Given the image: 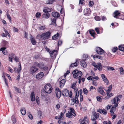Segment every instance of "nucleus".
I'll list each match as a JSON object with an SVG mask.
<instances>
[{
	"mask_svg": "<svg viewBox=\"0 0 124 124\" xmlns=\"http://www.w3.org/2000/svg\"><path fill=\"white\" fill-rule=\"evenodd\" d=\"M50 54L51 56L52 57H56L57 53V51L56 50H54L50 52Z\"/></svg>",
	"mask_w": 124,
	"mask_h": 124,
	"instance_id": "aec40b11",
	"label": "nucleus"
},
{
	"mask_svg": "<svg viewBox=\"0 0 124 124\" xmlns=\"http://www.w3.org/2000/svg\"><path fill=\"white\" fill-rule=\"evenodd\" d=\"M76 83H72L71 87L73 89L75 92L76 94L75 97H73L71 100L74 103L73 104L75 103L76 104H78L79 103V101L78 97L79 95V92L78 91V88L76 87Z\"/></svg>",
	"mask_w": 124,
	"mask_h": 124,
	"instance_id": "f257e3e1",
	"label": "nucleus"
},
{
	"mask_svg": "<svg viewBox=\"0 0 124 124\" xmlns=\"http://www.w3.org/2000/svg\"><path fill=\"white\" fill-rule=\"evenodd\" d=\"M107 70H115L113 67L110 66L107 67Z\"/></svg>",
	"mask_w": 124,
	"mask_h": 124,
	"instance_id": "09e8293b",
	"label": "nucleus"
},
{
	"mask_svg": "<svg viewBox=\"0 0 124 124\" xmlns=\"http://www.w3.org/2000/svg\"><path fill=\"white\" fill-rule=\"evenodd\" d=\"M83 90L84 94L87 95L88 92V91L87 89L86 88H84L83 89Z\"/></svg>",
	"mask_w": 124,
	"mask_h": 124,
	"instance_id": "49530a36",
	"label": "nucleus"
},
{
	"mask_svg": "<svg viewBox=\"0 0 124 124\" xmlns=\"http://www.w3.org/2000/svg\"><path fill=\"white\" fill-rule=\"evenodd\" d=\"M122 95H119L116 96L115 97L116 98V100H117V104L116 105V106L117 107L119 103V102L121 99L122 98Z\"/></svg>",
	"mask_w": 124,
	"mask_h": 124,
	"instance_id": "a211bd4d",
	"label": "nucleus"
},
{
	"mask_svg": "<svg viewBox=\"0 0 124 124\" xmlns=\"http://www.w3.org/2000/svg\"><path fill=\"white\" fill-rule=\"evenodd\" d=\"M49 14L48 13H46V14H44L42 15V17L43 18L47 19L49 18Z\"/></svg>",
	"mask_w": 124,
	"mask_h": 124,
	"instance_id": "bb28decb",
	"label": "nucleus"
},
{
	"mask_svg": "<svg viewBox=\"0 0 124 124\" xmlns=\"http://www.w3.org/2000/svg\"><path fill=\"white\" fill-rule=\"evenodd\" d=\"M112 85H111L108 87V89L107 90L106 92H110L111 91L112 88Z\"/></svg>",
	"mask_w": 124,
	"mask_h": 124,
	"instance_id": "c03bdc74",
	"label": "nucleus"
},
{
	"mask_svg": "<svg viewBox=\"0 0 124 124\" xmlns=\"http://www.w3.org/2000/svg\"><path fill=\"white\" fill-rule=\"evenodd\" d=\"M21 112L22 114L23 115H24L26 114V111L24 108H22L21 110Z\"/></svg>",
	"mask_w": 124,
	"mask_h": 124,
	"instance_id": "4c0bfd02",
	"label": "nucleus"
},
{
	"mask_svg": "<svg viewBox=\"0 0 124 124\" xmlns=\"http://www.w3.org/2000/svg\"><path fill=\"white\" fill-rule=\"evenodd\" d=\"M101 77L103 79V80L106 83L107 85H108L109 84V82L108 79L105 76L104 74H102Z\"/></svg>",
	"mask_w": 124,
	"mask_h": 124,
	"instance_id": "dca6fc26",
	"label": "nucleus"
},
{
	"mask_svg": "<svg viewBox=\"0 0 124 124\" xmlns=\"http://www.w3.org/2000/svg\"><path fill=\"white\" fill-rule=\"evenodd\" d=\"M79 62L77 60H76V62L74 63H72L70 66V68H72L77 67L79 64Z\"/></svg>",
	"mask_w": 124,
	"mask_h": 124,
	"instance_id": "f3484780",
	"label": "nucleus"
},
{
	"mask_svg": "<svg viewBox=\"0 0 124 124\" xmlns=\"http://www.w3.org/2000/svg\"><path fill=\"white\" fill-rule=\"evenodd\" d=\"M13 29L14 31L17 32H18L19 30L17 28H15V27H13Z\"/></svg>",
	"mask_w": 124,
	"mask_h": 124,
	"instance_id": "e2e57ef3",
	"label": "nucleus"
},
{
	"mask_svg": "<svg viewBox=\"0 0 124 124\" xmlns=\"http://www.w3.org/2000/svg\"><path fill=\"white\" fill-rule=\"evenodd\" d=\"M94 19L96 21H101V17L98 16H95L94 17Z\"/></svg>",
	"mask_w": 124,
	"mask_h": 124,
	"instance_id": "e433bc0d",
	"label": "nucleus"
},
{
	"mask_svg": "<svg viewBox=\"0 0 124 124\" xmlns=\"http://www.w3.org/2000/svg\"><path fill=\"white\" fill-rule=\"evenodd\" d=\"M65 110L64 112V113H62V112H61L60 113V116H59L60 117V118H61V119L62 118V117L63 116V115L64 113H65Z\"/></svg>",
	"mask_w": 124,
	"mask_h": 124,
	"instance_id": "4d7b16f0",
	"label": "nucleus"
},
{
	"mask_svg": "<svg viewBox=\"0 0 124 124\" xmlns=\"http://www.w3.org/2000/svg\"><path fill=\"white\" fill-rule=\"evenodd\" d=\"M96 98L97 101L100 102H102V99H103L104 98H103L102 97V98H101L99 96H97L96 97Z\"/></svg>",
	"mask_w": 124,
	"mask_h": 124,
	"instance_id": "37998d69",
	"label": "nucleus"
},
{
	"mask_svg": "<svg viewBox=\"0 0 124 124\" xmlns=\"http://www.w3.org/2000/svg\"><path fill=\"white\" fill-rule=\"evenodd\" d=\"M15 54L13 53H11L9 54L8 55V60L10 62H13V61L12 60L13 59V58L15 57Z\"/></svg>",
	"mask_w": 124,
	"mask_h": 124,
	"instance_id": "6ab92c4d",
	"label": "nucleus"
},
{
	"mask_svg": "<svg viewBox=\"0 0 124 124\" xmlns=\"http://www.w3.org/2000/svg\"><path fill=\"white\" fill-rule=\"evenodd\" d=\"M118 50V48L117 47H114L112 49L113 52H115Z\"/></svg>",
	"mask_w": 124,
	"mask_h": 124,
	"instance_id": "5fc2aeb1",
	"label": "nucleus"
},
{
	"mask_svg": "<svg viewBox=\"0 0 124 124\" xmlns=\"http://www.w3.org/2000/svg\"><path fill=\"white\" fill-rule=\"evenodd\" d=\"M89 32L90 34L91 35V36L93 37L94 38H95V35L96 34L94 32V30L89 31Z\"/></svg>",
	"mask_w": 124,
	"mask_h": 124,
	"instance_id": "f704fd0d",
	"label": "nucleus"
},
{
	"mask_svg": "<svg viewBox=\"0 0 124 124\" xmlns=\"http://www.w3.org/2000/svg\"><path fill=\"white\" fill-rule=\"evenodd\" d=\"M120 74L121 75H122L124 74V70L123 68L122 67H120L119 68Z\"/></svg>",
	"mask_w": 124,
	"mask_h": 124,
	"instance_id": "ea45409f",
	"label": "nucleus"
},
{
	"mask_svg": "<svg viewBox=\"0 0 124 124\" xmlns=\"http://www.w3.org/2000/svg\"><path fill=\"white\" fill-rule=\"evenodd\" d=\"M46 29V27L45 26H41L39 28V29L40 30H44Z\"/></svg>",
	"mask_w": 124,
	"mask_h": 124,
	"instance_id": "338daca9",
	"label": "nucleus"
},
{
	"mask_svg": "<svg viewBox=\"0 0 124 124\" xmlns=\"http://www.w3.org/2000/svg\"><path fill=\"white\" fill-rule=\"evenodd\" d=\"M62 95L64 96H69L70 98H72V93L71 91H69V90L67 89H64L62 90Z\"/></svg>",
	"mask_w": 124,
	"mask_h": 124,
	"instance_id": "20e7f679",
	"label": "nucleus"
},
{
	"mask_svg": "<svg viewBox=\"0 0 124 124\" xmlns=\"http://www.w3.org/2000/svg\"><path fill=\"white\" fill-rule=\"evenodd\" d=\"M13 124H15L16 122V119L14 115H12L11 118Z\"/></svg>",
	"mask_w": 124,
	"mask_h": 124,
	"instance_id": "2f4dec72",
	"label": "nucleus"
},
{
	"mask_svg": "<svg viewBox=\"0 0 124 124\" xmlns=\"http://www.w3.org/2000/svg\"><path fill=\"white\" fill-rule=\"evenodd\" d=\"M118 49L121 51H124V45H120L119 46Z\"/></svg>",
	"mask_w": 124,
	"mask_h": 124,
	"instance_id": "c9c22d12",
	"label": "nucleus"
},
{
	"mask_svg": "<svg viewBox=\"0 0 124 124\" xmlns=\"http://www.w3.org/2000/svg\"><path fill=\"white\" fill-rule=\"evenodd\" d=\"M96 68L99 71L101 70L102 69V66L101 63H98L97 65Z\"/></svg>",
	"mask_w": 124,
	"mask_h": 124,
	"instance_id": "7c9ffc66",
	"label": "nucleus"
},
{
	"mask_svg": "<svg viewBox=\"0 0 124 124\" xmlns=\"http://www.w3.org/2000/svg\"><path fill=\"white\" fill-rule=\"evenodd\" d=\"M4 31L5 32V33L7 34L8 35V36L9 37V36H10V34H9L8 31L5 28H4Z\"/></svg>",
	"mask_w": 124,
	"mask_h": 124,
	"instance_id": "864d4df0",
	"label": "nucleus"
},
{
	"mask_svg": "<svg viewBox=\"0 0 124 124\" xmlns=\"http://www.w3.org/2000/svg\"><path fill=\"white\" fill-rule=\"evenodd\" d=\"M94 4V2L92 1H90L89 2V7H92Z\"/></svg>",
	"mask_w": 124,
	"mask_h": 124,
	"instance_id": "8fccbe9b",
	"label": "nucleus"
},
{
	"mask_svg": "<svg viewBox=\"0 0 124 124\" xmlns=\"http://www.w3.org/2000/svg\"><path fill=\"white\" fill-rule=\"evenodd\" d=\"M95 51L96 53L99 54H103L105 53V51L100 47H97L95 48Z\"/></svg>",
	"mask_w": 124,
	"mask_h": 124,
	"instance_id": "0eeeda50",
	"label": "nucleus"
},
{
	"mask_svg": "<svg viewBox=\"0 0 124 124\" xmlns=\"http://www.w3.org/2000/svg\"><path fill=\"white\" fill-rule=\"evenodd\" d=\"M93 116H92L91 120L93 121H96V119L99 118V113H96V112H94L93 113Z\"/></svg>",
	"mask_w": 124,
	"mask_h": 124,
	"instance_id": "1a4fd4ad",
	"label": "nucleus"
},
{
	"mask_svg": "<svg viewBox=\"0 0 124 124\" xmlns=\"http://www.w3.org/2000/svg\"><path fill=\"white\" fill-rule=\"evenodd\" d=\"M44 64L42 63V62L41 63H40L38 67H39V68L42 69H43V67H44Z\"/></svg>",
	"mask_w": 124,
	"mask_h": 124,
	"instance_id": "a18cd8bd",
	"label": "nucleus"
},
{
	"mask_svg": "<svg viewBox=\"0 0 124 124\" xmlns=\"http://www.w3.org/2000/svg\"><path fill=\"white\" fill-rule=\"evenodd\" d=\"M73 77L76 79H78V83L80 84L81 81V77L83 73L81 71L78 70H75L72 72Z\"/></svg>",
	"mask_w": 124,
	"mask_h": 124,
	"instance_id": "7ed1b4c3",
	"label": "nucleus"
},
{
	"mask_svg": "<svg viewBox=\"0 0 124 124\" xmlns=\"http://www.w3.org/2000/svg\"><path fill=\"white\" fill-rule=\"evenodd\" d=\"M2 53L4 55H7L8 54V52L6 50L3 51H2Z\"/></svg>",
	"mask_w": 124,
	"mask_h": 124,
	"instance_id": "69168bd1",
	"label": "nucleus"
},
{
	"mask_svg": "<svg viewBox=\"0 0 124 124\" xmlns=\"http://www.w3.org/2000/svg\"><path fill=\"white\" fill-rule=\"evenodd\" d=\"M121 14L120 11L119 10H115L113 14V16L116 18H118Z\"/></svg>",
	"mask_w": 124,
	"mask_h": 124,
	"instance_id": "4468645a",
	"label": "nucleus"
},
{
	"mask_svg": "<svg viewBox=\"0 0 124 124\" xmlns=\"http://www.w3.org/2000/svg\"><path fill=\"white\" fill-rule=\"evenodd\" d=\"M66 82V80L63 79L60 82V87L61 88L64 85Z\"/></svg>",
	"mask_w": 124,
	"mask_h": 124,
	"instance_id": "412c9836",
	"label": "nucleus"
},
{
	"mask_svg": "<svg viewBox=\"0 0 124 124\" xmlns=\"http://www.w3.org/2000/svg\"><path fill=\"white\" fill-rule=\"evenodd\" d=\"M7 18L9 19V22L10 23L11 22V18L10 16L8 14L7 16Z\"/></svg>",
	"mask_w": 124,
	"mask_h": 124,
	"instance_id": "bf43d9fd",
	"label": "nucleus"
},
{
	"mask_svg": "<svg viewBox=\"0 0 124 124\" xmlns=\"http://www.w3.org/2000/svg\"><path fill=\"white\" fill-rule=\"evenodd\" d=\"M38 70V68L34 65H32L31 66L30 69V73L32 75H33L34 73L36 72Z\"/></svg>",
	"mask_w": 124,
	"mask_h": 124,
	"instance_id": "423d86ee",
	"label": "nucleus"
},
{
	"mask_svg": "<svg viewBox=\"0 0 124 124\" xmlns=\"http://www.w3.org/2000/svg\"><path fill=\"white\" fill-rule=\"evenodd\" d=\"M30 40L31 43L33 45H35L37 43V42L36 40H35L34 38L33 37H32L30 38Z\"/></svg>",
	"mask_w": 124,
	"mask_h": 124,
	"instance_id": "393cba45",
	"label": "nucleus"
},
{
	"mask_svg": "<svg viewBox=\"0 0 124 124\" xmlns=\"http://www.w3.org/2000/svg\"><path fill=\"white\" fill-rule=\"evenodd\" d=\"M56 19H57L55 18H54L52 19V23H51V24L56 26Z\"/></svg>",
	"mask_w": 124,
	"mask_h": 124,
	"instance_id": "72a5a7b5",
	"label": "nucleus"
},
{
	"mask_svg": "<svg viewBox=\"0 0 124 124\" xmlns=\"http://www.w3.org/2000/svg\"><path fill=\"white\" fill-rule=\"evenodd\" d=\"M116 98L115 97L114 98L111 100V102L112 103L115 104L114 105H115V107H116V106L117 103V100H116Z\"/></svg>",
	"mask_w": 124,
	"mask_h": 124,
	"instance_id": "473e14b6",
	"label": "nucleus"
},
{
	"mask_svg": "<svg viewBox=\"0 0 124 124\" xmlns=\"http://www.w3.org/2000/svg\"><path fill=\"white\" fill-rule=\"evenodd\" d=\"M39 63H38L37 62H35L34 63V66H35L37 67H38L39 66Z\"/></svg>",
	"mask_w": 124,
	"mask_h": 124,
	"instance_id": "680f3d73",
	"label": "nucleus"
},
{
	"mask_svg": "<svg viewBox=\"0 0 124 124\" xmlns=\"http://www.w3.org/2000/svg\"><path fill=\"white\" fill-rule=\"evenodd\" d=\"M69 109L70 110V112H71V113H73L74 114L73 116H76L75 114V111L73 108H69Z\"/></svg>",
	"mask_w": 124,
	"mask_h": 124,
	"instance_id": "c85d7f7f",
	"label": "nucleus"
},
{
	"mask_svg": "<svg viewBox=\"0 0 124 124\" xmlns=\"http://www.w3.org/2000/svg\"><path fill=\"white\" fill-rule=\"evenodd\" d=\"M104 88L100 86L98 89V92L102 96H105L106 95V93L104 91Z\"/></svg>",
	"mask_w": 124,
	"mask_h": 124,
	"instance_id": "9d476101",
	"label": "nucleus"
},
{
	"mask_svg": "<svg viewBox=\"0 0 124 124\" xmlns=\"http://www.w3.org/2000/svg\"><path fill=\"white\" fill-rule=\"evenodd\" d=\"M101 20L103 21H105L107 20V18L105 16H101Z\"/></svg>",
	"mask_w": 124,
	"mask_h": 124,
	"instance_id": "052dcab7",
	"label": "nucleus"
},
{
	"mask_svg": "<svg viewBox=\"0 0 124 124\" xmlns=\"http://www.w3.org/2000/svg\"><path fill=\"white\" fill-rule=\"evenodd\" d=\"M48 93L44 89H42L41 90V97L42 99H44L47 97L48 95Z\"/></svg>",
	"mask_w": 124,
	"mask_h": 124,
	"instance_id": "6e6552de",
	"label": "nucleus"
},
{
	"mask_svg": "<svg viewBox=\"0 0 124 124\" xmlns=\"http://www.w3.org/2000/svg\"><path fill=\"white\" fill-rule=\"evenodd\" d=\"M14 58L15 61L16 62H19V58L18 57H17L15 55Z\"/></svg>",
	"mask_w": 124,
	"mask_h": 124,
	"instance_id": "de8ad7c7",
	"label": "nucleus"
},
{
	"mask_svg": "<svg viewBox=\"0 0 124 124\" xmlns=\"http://www.w3.org/2000/svg\"><path fill=\"white\" fill-rule=\"evenodd\" d=\"M115 107V105H114V106L112 107L110 110V112H113L115 111L116 109Z\"/></svg>",
	"mask_w": 124,
	"mask_h": 124,
	"instance_id": "3c124183",
	"label": "nucleus"
},
{
	"mask_svg": "<svg viewBox=\"0 0 124 124\" xmlns=\"http://www.w3.org/2000/svg\"><path fill=\"white\" fill-rule=\"evenodd\" d=\"M94 58H96L101 60L102 59V57L101 55L95 54L93 56Z\"/></svg>",
	"mask_w": 124,
	"mask_h": 124,
	"instance_id": "58836bf2",
	"label": "nucleus"
},
{
	"mask_svg": "<svg viewBox=\"0 0 124 124\" xmlns=\"http://www.w3.org/2000/svg\"><path fill=\"white\" fill-rule=\"evenodd\" d=\"M59 36V34L57 32L56 34L54 35L52 37L53 39L55 40L58 38V37Z\"/></svg>",
	"mask_w": 124,
	"mask_h": 124,
	"instance_id": "cd10ccee",
	"label": "nucleus"
},
{
	"mask_svg": "<svg viewBox=\"0 0 124 124\" xmlns=\"http://www.w3.org/2000/svg\"><path fill=\"white\" fill-rule=\"evenodd\" d=\"M14 88L15 89L16 91L18 93H21V89L17 88V87L15 86Z\"/></svg>",
	"mask_w": 124,
	"mask_h": 124,
	"instance_id": "a19ab883",
	"label": "nucleus"
},
{
	"mask_svg": "<svg viewBox=\"0 0 124 124\" xmlns=\"http://www.w3.org/2000/svg\"><path fill=\"white\" fill-rule=\"evenodd\" d=\"M94 89L95 90H96V88L94 87L91 86L90 87V91H92L93 90V89Z\"/></svg>",
	"mask_w": 124,
	"mask_h": 124,
	"instance_id": "774afa93",
	"label": "nucleus"
},
{
	"mask_svg": "<svg viewBox=\"0 0 124 124\" xmlns=\"http://www.w3.org/2000/svg\"><path fill=\"white\" fill-rule=\"evenodd\" d=\"M110 92H106L107 96L103 99H104L106 100L109 99L114 94L111 93H110Z\"/></svg>",
	"mask_w": 124,
	"mask_h": 124,
	"instance_id": "2eb2a0df",
	"label": "nucleus"
},
{
	"mask_svg": "<svg viewBox=\"0 0 124 124\" xmlns=\"http://www.w3.org/2000/svg\"><path fill=\"white\" fill-rule=\"evenodd\" d=\"M41 15V13L39 12H37L35 15L36 17L37 18H39Z\"/></svg>",
	"mask_w": 124,
	"mask_h": 124,
	"instance_id": "79ce46f5",
	"label": "nucleus"
},
{
	"mask_svg": "<svg viewBox=\"0 0 124 124\" xmlns=\"http://www.w3.org/2000/svg\"><path fill=\"white\" fill-rule=\"evenodd\" d=\"M44 76L43 72H40L37 74L36 75V78L37 79L39 80L41 79Z\"/></svg>",
	"mask_w": 124,
	"mask_h": 124,
	"instance_id": "9b49d317",
	"label": "nucleus"
},
{
	"mask_svg": "<svg viewBox=\"0 0 124 124\" xmlns=\"http://www.w3.org/2000/svg\"><path fill=\"white\" fill-rule=\"evenodd\" d=\"M73 115L71 112L68 111V112L66 114V116L69 118H71L72 117Z\"/></svg>",
	"mask_w": 124,
	"mask_h": 124,
	"instance_id": "c756f323",
	"label": "nucleus"
},
{
	"mask_svg": "<svg viewBox=\"0 0 124 124\" xmlns=\"http://www.w3.org/2000/svg\"><path fill=\"white\" fill-rule=\"evenodd\" d=\"M55 91L57 98L59 99L61 95L62 92L58 88H56L55 89Z\"/></svg>",
	"mask_w": 124,
	"mask_h": 124,
	"instance_id": "f8f14e48",
	"label": "nucleus"
},
{
	"mask_svg": "<svg viewBox=\"0 0 124 124\" xmlns=\"http://www.w3.org/2000/svg\"><path fill=\"white\" fill-rule=\"evenodd\" d=\"M19 68L18 69L16 67L14 68V70L15 72H17L18 73H20V71L21 69V67L20 64L19 65Z\"/></svg>",
	"mask_w": 124,
	"mask_h": 124,
	"instance_id": "4be33fe9",
	"label": "nucleus"
},
{
	"mask_svg": "<svg viewBox=\"0 0 124 124\" xmlns=\"http://www.w3.org/2000/svg\"><path fill=\"white\" fill-rule=\"evenodd\" d=\"M91 12L90 9L89 8H86L84 10V14L86 16H88L90 15L91 14Z\"/></svg>",
	"mask_w": 124,
	"mask_h": 124,
	"instance_id": "ddd939ff",
	"label": "nucleus"
},
{
	"mask_svg": "<svg viewBox=\"0 0 124 124\" xmlns=\"http://www.w3.org/2000/svg\"><path fill=\"white\" fill-rule=\"evenodd\" d=\"M52 14L54 17H59L60 16L59 14L57 12H53L52 13Z\"/></svg>",
	"mask_w": 124,
	"mask_h": 124,
	"instance_id": "5701e85b",
	"label": "nucleus"
},
{
	"mask_svg": "<svg viewBox=\"0 0 124 124\" xmlns=\"http://www.w3.org/2000/svg\"><path fill=\"white\" fill-rule=\"evenodd\" d=\"M51 36V33L50 31H48L42 33L41 34L38 35L37 37L38 39L40 40H45L50 38Z\"/></svg>",
	"mask_w": 124,
	"mask_h": 124,
	"instance_id": "f03ea898",
	"label": "nucleus"
},
{
	"mask_svg": "<svg viewBox=\"0 0 124 124\" xmlns=\"http://www.w3.org/2000/svg\"><path fill=\"white\" fill-rule=\"evenodd\" d=\"M80 65L81 66L84 68H86L87 66V64L84 60L81 61L80 62Z\"/></svg>",
	"mask_w": 124,
	"mask_h": 124,
	"instance_id": "b1692460",
	"label": "nucleus"
},
{
	"mask_svg": "<svg viewBox=\"0 0 124 124\" xmlns=\"http://www.w3.org/2000/svg\"><path fill=\"white\" fill-rule=\"evenodd\" d=\"M92 84L93 85H94L95 86H96L97 85V81L96 80H93Z\"/></svg>",
	"mask_w": 124,
	"mask_h": 124,
	"instance_id": "13d9d810",
	"label": "nucleus"
},
{
	"mask_svg": "<svg viewBox=\"0 0 124 124\" xmlns=\"http://www.w3.org/2000/svg\"><path fill=\"white\" fill-rule=\"evenodd\" d=\"M103 111L102 113L103 114L106 115V114L107 113V111L105 109H103Z\"/></svg>",
	"mask_w": 124,
	"mask_h": 124,
	"instance_id": "0e129e2a",
	"label": "nucleus"
},
{
	"mask_svg": "<svg viewBox=\"0 0 124 124\" xmlns=\"http://www.w3.org/2000/svg\"><path fill=\"white\" fill-rule=\"evenodd\" d=\"M118 18L124 20V15H120L119 17H118Z\"/></svg>",
	"mask_w": 124,
	"mask_h": 124,
	"instance_id": "603ef678",
	"label": "nucleus"
},
{
	"mask_svg": "<svg viewBox=\"0 0 124 124\" xmlns=\"http://www.w3.org/2000/svg\"><path fill=\"white\" fill-rule=\"evenodd\" d=\"M111 3L115 7L117 6V5L116 3L114 1H112L111 2Z\"/></svg>",
	"mask_w": 124,
	"mask_h": 124,
	"instance_id": "6e6d98bb",
	"label": "nucleus"
},
{
	"mask_svg": "<svg viewBox=\"0 0 124 124\" xmlns=\"http://www.w3.org/2000/svg\"><path fill=\"white\" fill-rule=\"evenodd\" d=\"M30 97L32 101H35V94L34 92H32L31 93Z\"/></svg>",
	"mask_w": 124,
	"mask_h": 124,
	"instance_id": "a878e982",
	"label": "nucleus"
},
{
	"mask_svg": "<svg viewBox=\"0 0 124 124\" xmlns=\"http://www.w3.org/2000/svg\"><path fill=\"white\" fill-rule=\"evenodd\" d=\"M45 90L49 94L52 91L53 88L52 86L50 83L46 84L44 86V88Z\"/></svg>",
	"mask_w": 124,
	"mask_h": 124,
	"instance_id": "39448f33",
	"label": "nucleus"
}]
</instances>
